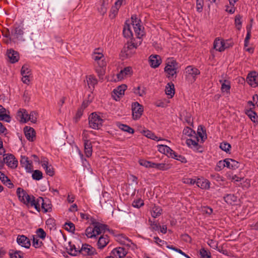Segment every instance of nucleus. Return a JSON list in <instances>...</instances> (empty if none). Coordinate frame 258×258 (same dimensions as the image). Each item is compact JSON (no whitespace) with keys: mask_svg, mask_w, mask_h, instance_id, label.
I'll list each match as a JSON object with an SVG mask.
<instances>
[{"mask_svg":"<svg viewBox=\"0 0 258 258\" xmlns=\"http://www.w3.org/2000/svg\"><path fill=\"white\" fill-rule=\"evenodd\" d=\"M131 19L132 24L135 34L137 35V38H138V41L136 43L132 42V45L136 48L142 42L141 38L144 35V27L141 25L140 19H138L136 15L132 16Z\"/></svg>","mask_w":258,"mask_h":258,"instance_id":"f257e3e1","label":"nucleus"},{"mask_svg":"<svg viewBox=\"0 0 258 258\" xmlns=\"http://www.w3.org/2000/svg\"><path fill=\"white\" fill-rule=\"evenodd\" d=\"M177 63L173 58H168L167 60L166 65L164 68V71L166 76L168 78L173 77L176 75Z\"/></svg>","mask_w":258,"mask_h":258,"instance_id":"f03ea898","label":"nucleus"},{"mask_svg":"<svg viewBox=\"0 0 258 258\" xmlns=\"http://www.w3.org/2000/svg\"><path fill=\"white\" fill-rule=\"evenodd\" d=\"M89 123L90 127L98 130L102 125L103 119L96 112L92 113L89 117Z\"/></svg>","mask_w":258,"mask_h":258,"instance_id":"7ed1b4c3","label":"nucleus"},{"mask_svg":"<svg viewBox=\"0 0 258 258\" xmlns=\"http://www.w3.org/2000/svg\"><path fill=\"white\" fill-rule=\"evenodd\" d=\"M158 150L161 153H163L168 157L177 160L179 155L176 154L169 147L164 145H158L157 146Z\"/></svg>","mask_w":258,"mask_h":258,"instance_id":"20e7f679","label":"nucleus"},{"mask_svg":"<svg viewBox=\"0 0 258 258\" xmlns=\"http://www.w3.org/2000/svg\"><path fill=\"white\" fill-rule=\"evenodd\" d=\"M92 58L97 62L99 67H104L106 66L105 57L102 51L99 48L95 49L93 54Z\"/></svg>","mask_w":258,"mask_h":258,"instance_id":"39448f33","label":"nucleus"},{"mask_svg":"<svg viewBox=\"0 0 258 258\" xmlns=\"http://www.w3.org/2000/svg\"><path fill=\"white\" fill-rule=\"evenodd\" d=\"M185 72L187 79L191 82H195L196 80L197 76L200 74V72L198 69L191 66H189L186 68Z\"/></svg>","mask_w":258,"mask_h":258,"instance_id":"423d86ee","label":"nucleus"},{"mask_svg":"<svg viewBox=\"0 0 258 258\" xmlns=\"http://www.w3.org/2000/svg\"><path fill=\"white\" fill-rule=\"evenodd\" d=\"M132 117L134 120L138 119L143 112V107L138 102H136L132 105Z\"/></svg>","mask_w":258,"mask_h":258,"instance_id":"0eeeda50","label":"nucleus"},{"mask_svg":"<svg viewBox=\"0 0 258 258\" xmlns=\"http://www.w3.org/2000/svg\"><path fill=\"white\" fill-rule=\"evenodd\" d=\"M229 46L230 45L226 43L224 40L219 38H216L214 41L213 48L219 52L224 51L226 48Z\"/></svg>","mask_w":258,"mask_h":258,"instance_id":"6e6552de","label":"nucleus"},{"mask_svg":"<svg viewBox=\"0 0 258 258\" xmlns=\"http://www.w3.org/2000/svg\"><path fill=\"white\" fill-rule=\"evenodd\" d=\"M43 200L44 199L41 197H38L35 199L34 197L31 196V200H30L28 205L34 207L37 211L39 212L42 208Z\"/></svg>","mask_w":258,"mask_h":258,"instance_id":"1a4fd4ad","label":"nucleus"},{"mask_svg":"<svg viewBox=\"0 0 258 258\" xmlns=\"http://www.w3.org/2000/svg\"><path fill=\"white\" fill-rule=\"evenodd\" d=\"M17 194L21 202H23L25 204H28L30 200H31V196L26 194V192L20 187L17 188Z\"/></svg>","mask_w":258,"mask_h":258,"instance_id":"9d476101","label":"nucleus"},{"mask_svg":"<svg viewBox=\"0 0 258 258\" xmlns=\"http://www.w3.org/2000/svg\"><path fill=\"white\" fill-rule=\"evenodd\" d=\"M150 66L152 68L158 67L162 62V59L160 55L152 54L149 57Z\"/></svg>","mask_w":258,"mask_h":258,"instance_id":"9b49d317","label":"nucleus"},{"mask_svg":"<svg viewBox=\"0 0 258 258\" xmlns=\"http://www.w3.org/2000/svg\"><path fill=\"white\" fill-rule=\"evenodd\" d=\"M127 88V86L125 85H121L116 89H114L112 94V97L115 100H117L119 98L124 95L125 90Z\"/></svg>","mask_w":258,"mask_h":258,"instance_id":"f8f14e48","label":"nucleus"},{"mask_svg":"<svg viewBox=\"0 0 258 258\" xmlns=\"http://www.w3.org/2000/svg\"><path fill=\"white\" fill-rule=\"evenodd\" d=\"M3 160L5 163L11 168H15L17 167L18 161L12 154L7 155L4 158Z\"/></svg>","mask_w":258,"mask_h":258,"instance_id":"ddd939ff","label":"nucleus"},{"mask_svg":"<svg viewBox=\"0 0 258 258\" xmlns=\"http://www.w3.org/2000/svg\"><path fill=\"white\" fill-rule=\"evenodd\" d=\"M20 163L27 172H31L33 170V165L32 162L28 159L27 157L25 156H21Z\"/></svg>","mask_w":258,"mask_h":258,"instance_id":"4468645a","label":"nucleus"},{"mask_svg":"<svg viewBox=\"0 0 258 258\" xmlns=\"http://www.w3.org/2000/svg\"><path fill=\"white\" fill-rule=\"evenodd\" d=\"M95 252V248L88 244H82L81 248L79 250V253L83 255H92Z\"/></svg>","mask_w":258,"mask_h":258,"instance_id":"2eb2a0df","label":"nucleus"},{"mask_svg":"<svg viewBox=\"0 0 258 258\" xmlns=\"http://www.w3.org/2000/svg\"><path fill=\"white\" fill-rule=\"evenodd\" d=\"M127 251L123 247H119L113 249L111 251V255L115 258H122L125 256Z\"/></svg>","mask_w":258,"mask_h":258,"instance_id":"dca6fc26","label":"nucleus"},{"mask_svg":"<svg viewBox=\"0 0 258 258\" xmlns=\"http://www.w3.org/2000/svg\"><path fill=\"white\" fill-rule=\"evenodd\" d=\"M17 241L20 245L27 248H29L31 245L29 239L23 235H19L17 237Z\"/></svg>","mask_w":258,"mask_h":258,"instance_id":"f3484780","label":"nucleus"},{"mask_svg":"<svg viewBox=\"0 0 258 258\" xmlns=\"http://www.w3.org/2000/svg\"><path fill=\"white\" fill-rule=\"evenodd\" d=\"M25 135L27 139L29 141H33L35 139V130L30 127L26 126L24 128Z\"/></svg>","mask_w":258,"mask_h":258,"instance_id":"a211bd4d","label":"nucleus"},{"mask_svg":"<svg viewBox=\"0 0 258 258\" xmlns=\"http://www.w3.org/2000/svg\"><path fill=\"white\" fill-rule=\"evenodd\" d=\"M247 82L251 87H256L258 85V75L255 73L248 74Z\"/></svg>","mask_w":258,"mask_h":258,"instance_id":"6ab92c4d","label":"nucleus"},{"mask_svg":"<svg viewBox=\"0 0 258 258\" xmlns=\"http://www.w3.org/2000/svg\"><path fill=\"white\" fill-rule=\"evenodd\" d=\"M124 1L125 0H117V1L115 3V5L112 7L110 14L109 15V16L111 19H113L115 17L117 14L119 8L123 4Z\"/></svg>","mask_w":258,"mask_h":258,"instance_id":"aec40b11","label":"nucleus"},{"mask_svg":"<svg viewBox=\"0 0 258 258\" xmlns=\"http://www.w3.org/2000/svg\"><path fill=\"white\" fill-rule=\"evenodd\" d=\"M28 112L25 109H20L17 112V117L20 119L21 122H26L29 121Z\"/></svg>","mask_w":258,"mask_h":258,"instance_id":"412c9836","label":"nucleus"},{"mask_svg":"<svg viewBox=\"0 0 258 258\" xmlns=\"http://www.w3.org/2000/svg\"><path fill=\"white\" fill-rule=\"evenodd\" d=\"M93 225V228L95 230L94 232L95 234V237L97 235L101 234L103 232H104L107 227V226L106 225L102 224L98 222L94 223Z\"/></svg>","mask_w":258,"mask_h":258,"instance_id":"4be33fe9","label":"nucleus"},{"mask_svg":"<svg viewBox=\"0 0 258 258\" xmlns=\"http://www.w3.org/2000/svg\"><path fill=\"white\" fill-rule=\"evenodd\" d=\"M109 241L108 236L106 235L101 236L97 241V246L99 249H102L106 246Z\"/></svg>","mask_w":258,"mask_h":258,"instance_id":"5701e85b","label":"nucleus"},{"mask_svg":"<svg viewBox=\"0 0 258 258\" xmlns=\"http://www.w3.org/2000/svg\"><path fill=\"white\" fill-rule=\"evenodd\" d=\"M42 166L45 170L46 173L50 176L54 175V169L51 165L49 164L48 161H43L42 162Z\"/></svg>","mask_w":258,"mask_h":258,"instance_id":"b1692460","label":"nucleus"},{"mask_svg":"<svg viewBox=\"0 0 258 258\" xmlns=\"http://www.w3.org/2000/svg\"><path fill=\"white\" fill-rule=\"evenodd\" d=\"M7 55L12 63H15L19 59V54L14 50H9L7 52Z\"/></svg>","mask_w":258,"mask_h":258,"instance_id":"393cba45","label":"nucleus"},{"mask_svg":"<svg viewBox=\"0 0 258 258\" xmlns=\"http://www.w3.org/2000/svg\"><path fill=\"white\" fill-rule=\"evenodd\" d=\"M196 184L202 189H208L210 188V183L207 179L198 178L196 181Z\"/></svg>","mask_w":258,"mask_h":258,"instance_id":"a878e982","label":"nucleus"},{"mask_svg":"<svg viewBox=\"0 0 258 258\" xmlns=\"http://www.w3.org/2000/svg\"><path fill=\"white\" fill-rule=\"evenodd\" d=\"M84 152L87 157L91 156L92 154V146L91 142L89 140H86L84 143Z\"/></svg>","mask_w":258,"mask_h":258,"instance_id":"bb28decb","label":"nucleus"},{"mask_svg":"<svg viewBox=\"0 0 258 258\" xmlns=\"http://www.w3.org/2000/svg\"><path fill=\"white\" fill-rule=\"evenodd\" d=\"M225 161L226 167L229 169H235L239 167V163L233 159L227 158L225 159Z\"/></svg>","mask_w":258,"mask_h":258,"instance_id":"cd10ccee","label":"nucleus"},{"mask_svg":"<svg viewBox=\"0 0 258 258\" xmlns=\"http://www.w3.org/2000/svg\"><path fill=\"white\" fill-rule=\"evenodd\" d=\"M198 137L194 136L190 139H187L186 141V143L190 148H196L198 145Z\"/></svg>","mask_w":258,"mask_h":258,"instance_id":"c85d7f7f","label":"nucleus"},{"mask_svg":"<svg viewBox=\"0 0 258 258\" xmlns=\"http://www.w3.org/2000/svg\"><path fill=\"white\" fill-rule=\"evenodd\" d=\"M219 82L221 84L222 91L226 93L229 92L231 88L230 82L226 80H220Z\"/></svg>","mask_w":258,"mask_h":258,"instance_id":"c756f323","label":"nucleus"},{"mask_svg":"<svg viewBox=\"0 0 258 258\" xmlns=\"http://www.w3.org/2000/svg\"><path fill=\"white\" fill-rule=\"evenodd\" d=\"M165 93L172 98L175 94L174 86L173 83H169L165 87Z\"/></svg>","mask_w":258,"mask_h":258,"instance_id":"7c9ffc66","label":"nucleus"},{"mask_svg":"<svg viewBox=\"0 0 258 258\" xmlns=\"http://www.w3.org/2000/svg\"><path fill=\"white\" fill-rule=\"evenodd\" d=\"M108 4L109 0H102L100 7L98 8L99 12L101 15H103L106 13Z\"/></svg>","mask_w":258,"mask_h":258,"instance_id":"2f4dec72","label":"nucleus"},{"mask_svg":"<svg viewBox=\"0 0 258 258\" xmlns=\"http://www.w3.org/2000/svg\"><path fill=\"white\" fill-rule=\"evenodd\" d=\"M0 120H4L6 122H10V117L6 113V110L2 105H0Z\"/></svg>","mask_w":258,"mask_h":258,"instance_id":"473e14b6","label":"nucleus"},{"mask_svg":"<svg viewBox=\"0 0 258 258\" xmlns=\"http://www.w3.org/2000/svg\"><path fill=\"white\" fill-rule=\"evenodd\" d=\"M0 180L1 181L9 188H11L13 186V183L8 177L2 172L0 171Z\"/></svg>","mask_w":258,"mask_h":258,"instance_id":"72a5a7b5","label":"nucleus"},{"mask_svg":"<svg viewBox=\"0 0 258 258\" xmlns=\"http://www.w3.org/2000/svg\"><path fill=\"white\" fill-rule=\"evenodd\" d=\"M162 210L158 206H154L151 210V215L153 218H157L160 216L162 214Z\"/></svg>","mask_w":258,"mask_h":258,"instance_id":"f704fd0d","label":"nucleus"},{"mask_svg":"<svg viewBox=\"0 0 258 258\" xmlns=\"http://www.w3.org/2000/svg\"><path fill=\"white\" fill-rule=\"evenodd\" d=\"M129 50V43L128 41H127L124 47L121 51L120 54V57L121 59L123 60L128 57V51Z\"/></svg>","mask_w":258,"mask_h":258,"instance_id":"c9c22d12","label":"nucleus"},{"mask_svg":"<svg viewBox=\"0 0 258 258\" xmlns=\"http://www.w3.org/2000/svg\"><path fill=\"white\" fill-rule=\"evenodd\" d=\"M143 134L147 138L155 141H159L162 140L161 138L157 137L154 133L149 130L144 131Z\"/></svg>","mask_w":258,"mask_h":258,"instance_id":"e433bc0d","label":"nucleus"},{"mask_svg":"<svg viewBox=\"0 0 258 258\" xmlns=\"http://www.w3.org/2000/svg\"><path fill=\"white\" fill-rule=\"evenodd\" d=\"M10 258H22L23 253L19 250L11 249L9 251Z\"/></svg>","mask_w":258,"mask_h":258,"instance_id":"4c0bfd02","label":"nucleus"},{"mask_svg":"<svg viewBox=\"0 0 258 258\" xmlns=\"http://www.w3.org/2000/svg\"><path fill=\"white\" fill-rule=\"evenodd\" d=\"M79 250L74 245H70L67 248L68 252L73 256H76L79 254Z\"/></svg>","mask_w":258,"mask_h":258,"instance_id":"58836bf2","label":"nucleus"},{"mask_svg":"<svg viewBox=\"0 0 258 258\" xmlns=\"http://www.w3.org/2000/svg\"><path fill=\"white\" fill-rule=\"evenodd\" d=\"M86 81L88 85L90 88L91 87H94L95 85L97 83V80L93 76L90 75L86 78Z\"/></svg>","mask_w":258,"mask_h":258,"instance_id":"ea45409f","label":"nucleus"},{"mask_svg":"<svg viewBox=\"0 0 258 258\" xmlns=\"http://www.w3.org/2000/svg\"><path fill=\"white\" fill-rule=\"evenodd\" d=\"M224 199L227 204H232L237 201V197L233 194H228L224 197Z\"/></svg>","mask_w":258,"mask_h":258,"instance_id":"a19ab883","label":"nucleus"},{"mask_svg":"<svg viewBox=\"0 0 258 258\" xmlns=\"http://www.w3.org/2000/svg\"><path fill=\"white\" fill-rule=\"evenodd\" d=\"M247 115L250 118L251 120L254 122L256 121L257 116L255 112L252 111L251 109L247 110L246 112Z\"/></svg>","mask_w":258,"mask_h":258,"instance_id":"79ce46f5","label":"nucleus"},{"mask_svg":"<svg viewBox=\"0 0 258 258\" xmlns=\"http://www.w3.org/2000/svg\"><path fill=\"white\" fill-rule=\"evenodd\" d=\"M129 73V67H126L124 70L120 71V73L117 75L118 80H121L123 79L124 76L127 75Z\"/></svg>","mask_w":258,"mask_h":258,"instance_id":"37998d69","label":"nucleus"},{"mask_svg":"<svg viewBox=\"0 0 258 258\" xmlns=\"http://www.w3.org/2000/svg\"><path fill=\"white\" fill-rule=\"evenodd\" d=\"M183 134L190 137H192L194 136H196L195 132L188 127H186L184 128L183 131Z\"/></svg>","mask_w":258,"mask_h":258,"instance_id":"c03bdc74","label":"nucleus"},{"mask_svg":"<svg viewBox=\"0 0 258 258\" xmlns=\"http://www.w3.org/2000/svg\"><path fill=\"white\" fill-rule=\"evenodd\" d=\"M42 209L43 210L44 213H46L51 209V205L47 200H43V203L42 206Z\"/></svg>","mask_w":258,"mask_h":258,"instance_id":"a18cd8bd","label":"nucleus"},{"mask_svg":"<svg viewBox=\"0 0 258 258\" xmlns=\"http://www.w3.org/2000/svg\"><path fill=\"white\" fill-rule=\"evenodd\" d=\"M32 177L33 179L39 180L42 178V173L40 170H35L33 171Z\"/></svg>","mask_w":258,"mask_h":258,"instance_id":"49530a36","label":"nucleus"},{"mask_svg":"<svg viewBox=\"0 0 258 258\" xmlns=\"http://www.w3.org/2000/svg\"><path fill=\"white\" fill-rule=\"evenodd\" d=\"M94 229L93 227H89L86 230V235L88 238H93L95 237V234L94 232Z\"/></svg>","mask_w":258,"mask_h":258,"instance_id":"de8ad7c7","label":"nucleus"},{"mask_svg":"<svg viewBox=\"0 0 258 258\" xmlns=\"http://www.w3.org/2000/svg\"><path fill=\"white\" fill-rule=\"evenodd\" d=\"M220 148L223 151L228 153L229 152L231 146L230 144L227 142H223L220 144Z\"/></svg>","mask_w":258,"mask_h":258,"instance_id":"09e8293b","label":"nucleus"},{"mask_svg":"<svg viewBox=\"0 0 258 258\" xmlns=\"http://www.w3.org/2000/svg\"><path fill=\"white\" fill-rule=\"evenodd\" d=\"M225 167H226L225 159H224V160H220L217 163L216 166L215 167V170L216 171H219L221 170L222 169H223Z\"/></svg>","mask_w":258,"mask_h":258,"instance_id":"8fccbe9b","label":"nucleus"},{"mask_svg":"<svg viewBox=\"0 0 258 258\" xmlns=\"http://www.w3.org/2000/svg\"><path fill=\"white\" fill-rule=\"evenodd\" d=\"M123 35L124 37L127 38L129 37V23L128 20H126L123 29Z\"/></svg>","mask_w":258,"mask_h":258,"instance_id":"3c124183","label":"nucleus"},{"mask_svg":"<svg viewBox=\"0 0 258 258\" xmlns=\"http://www.w3.org/2000/svg\"><path fill=\"white\" fill-rule=\"evenodd\" d=\"M37 119V113L35 111H31L29 114V121L32 123H36Z\"/></svg>","mask_w":258,"mask_h":258,"instance_id":"603ef678","label":"nucleus"},{"mask_svg":"<svg viewBox=\"0 0 258 258\" xmlns=\"http://www.w3.org/2000/svg\"><path fill=\"white\" fill-rule=\"evenodd\" d=\"M235 24L236 28L239 30H240L242 24L241 17L240 16L237 15L235 17Z\"/></svg>","mask_w":258,"mask_h":258,"instance_id":"864d4df0","label":"nucleus"},{"mask_svg":"<svg viewBox=\"0 0 258 258\" xmlns=\"http://www.w3.org/2000/svg\"><path fill=\"white\" fill-rule=\"evenodd\" d=\"M139 163L141 165L146 168H152L153 162L145 160H140Z\"/></svg>","mask_w":258,"mask_h":258,"instance_id":"5fc2aeb1","label":"nucleus"},{"mask_svg":"<svg viewBox=\"0 0 258 258\" xmlns=\"http://www.w3.org/2000/svg\"><path fill=\"white\" fill-rule=\"evenodd\" d=\"M171 167V165L168 163L162 162L159 163V170H166Z\"/></svg>","mask_w":258,"mask_h":258,"instance_id":"6e6d98bb","label":"nucleus"},{"mask_svg":"<svg viewBox=\"0 0 258 258\" xmlns=\"http://www.w3.org/2000/svg\"><path fill=\"white\" fill-rule=\"evenodd\" d=\"M144 205V202L141 199H138L134 201L132 203V206L135 208H139Z\"/></svg>","mask_w":258,"mask_h":258,"instance_id":"4d7b16f0","label":"nucleus"},{"mask_svg":"<svg viewBox=\"0 0 258 258\" xmlns=\"http://www.w3.org/2000/svg\"><path fill=\"white\" fill-rule=\"evenodd\" d=\"M200 253L203 258H211L210 252L207 251L205 248H202Z\"/></svg>","mask_w":258,"mask_h":258,"instance_id":"13d9d810","label":"nucleus"},{"mask_svg":"<svg viewBox=\"0 0 258 258\" xmlns=\"http://www.w3.org/2000/svg\"><path fill=\"white\" fill-rule=\"evenodd\" d=\"M197 132L199 136L201 138L202 140L206 138V135H205V131L201 126L198 127Z\"/></svg>","mask_w":258,"mask_h":258,"instance_id":"bf43d9fd","label":"nucleus"},{"mask_svg":"<svg viewBox=\"0 0 258 258\" xmlns=\"http://www.w3.org/2000/svg\"><path fill=\"white\" fill-rule=\"evenodd\" d=\"M36 234L38 237L42 239L45 238L46 235L45 232L42 228H39L38 230H37Z\"/></svg>","mask_w":258,"mask_h":258,"instance_id":"052dcab7","label":"nucleus"},{"mask_svg":"<svg viewBox=\"0 0 258 258\" xmlns=\"http://www.w3.org/2000/svg\"><path fill=\"white\" fill-rule=\"evenodd\" d=\"M21 75H29L30 69L28 66L24 65L21 70Z\"/></svg>","mask_w":258,"mask_h":258,"instance_id":"680f3d73","label":"nucleus"},{"mask_svg":"<svg viewBox=\"0 0 258 258\" xmlns=\"http://www.w3.org/2000/svg\"><path fill=\"white\" fill-rule=\"evenodd\" d=\"M64 226L65 229L70 232H73L75 230V225L71 222L66 223Z\"/></svg>","mask_w":258,"mask_h":258,"instance_id":"e2e57ef3","label":"nucleus"},{"mask_svg":"<svg viewBox=\"0 0 258 258\" xmlns=\"http://www.w3.org/2000/svg\"><path fill=\"white\" fill-rule=\"evenodd\" d=\"M203 0H197V11L198 12H201L203 10Z\"/></svg>","mask_w":258,"mask_h":258,"instance_id":"0e129e2a","label":"nucleus"},{"mask_svg":"<svg viewBox=\"0 0 258 258\" xmlns=\"http://www.w3.org/2000/svg\"><path fill=\"white\" fill-rule=\"evenodd\" d=\"M116 125L120 130L126 132H129V126L119 122H117Z\"/></svg>","mask_w":258,"mask_h":258,"instance_id":"69168bd1","label":"nucleus"},{"mask_svg":"<svg viewBox=\"0 0 258 258\" xmlns=\"http://www.w3.org/2000/svg\"><path fill=\"white\" fill-rule=\"evenodd\" d=\"M134 93L139 95L140 96H143L145 94V91L143 89H141L140 87H138L134 89Z\"/></svg>","mask_w":258,"mask_h":258,"instance_id":"338daca9","label":"nucleus"},{"mask_svg":"<svg viewBox=\"0 0 258 258\" xmlns=\"http://www.w3.org/2000/svg\"><path fill=\"white\" fill-rule=\"evenodd\" d=\"M182 181L184 183L193 185L196 184V180L192 178H185L182 179Z\"/></svg>","mask_w":258,"mask_h":258,"instance_id":"774afa93","label":"nucleus"}]
</instances>
